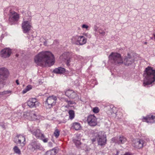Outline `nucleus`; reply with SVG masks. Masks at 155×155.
Returning a JSON list of instances; mask_svg holds the SVG:
<instances>
[{
	"instance_id": "nucleus-7",
	"label": "nucleus",
	"mask_w": 155,
	"mask_h": 155,
	"mask_svg": "<svg viewBox=\"0 0 155 155\" xmlns=\"http://www.w3.org/2000/svg\"><path fill=\"white\" fill-rule=\"evenodd\" d=\"M56 100L57 98L55 96H49L47 98L45 103L46 106L48 108H51L55 104Z\"/></svg>"
},
{
	"instance_id": "nucleus-35",
	"label": "nucleus",
	"mask_w": 155,
	"mask_h": 155,
	"mask_svg": "<svg viewBox=\"0 0 155 155\" xmlns=\"http://www.w3.org/2000/svg\"><path fill=\"white\" fill-rule=\"evenodd\" d=\"M5 81H4L1 79H0V89L1 87L3 86V85L5 84Z\"/></svg>"
},
{
	"instance_id": "nucleus-15",
	"label": "nucleus",
	"mask_w": 155,
	"mask_h": 155,
	"mask_svg": "<svg viewBox=\"0 0 155 155\" xmlns=\"http://www.w3.org/2000/svg\"><path fill=\"white\" fill-rule=\"evenodd\" d=\"M26 117L30 120H34L36 118L37 115L34 111L28 110L24 114Z\"/></svg>"
},
{
	"instance_id": "nucleus-31",
	"label": "nucleus",
	"mask_w": 155,
	"mask_h": 155,
	"mask_svg": "<svg viewBox=\"0 0 155 155\" xmlns=\"http://www.w3.org/2000/svg\"><path fill=\"white\" fill-rule=\"evenodd\" d=\"M74 91L72 90H68L66 91L65 94L67 96L69 97Z\"/></svg>"
},
{
	"instance_id": "nucleus-29",
	"label": "nucleus",
	"mask_w": 155,
	"mask_h": 155,
	"mask_svg": "<svg viewBox=\"0 0 155 155\" xmlns=\"http://www.w3.org/2000/svg\"><path fill=\"white\" fill-rule=\"evenodd\" d=\"M12 91H4L3 92H0V95H4L7 94H11Z\"/></svg>"
},
{
	"instance_id": "nucleus-9",
	"label": "nucleus",
	"mask_w": 155,
	"mask_h": 155,
	"mask_svg": "<svg viewBox=\"0 0 155 155\" xmlns=\"http://www.w3.org/2000/svg\"><path fill=\"white\" fill-rule=\"evenodd\" d=\"M76 40L74 43L77 45H82L86 43L87 42V39L83 36H76L73 38L72 40Z\"/></svg>"
},
{
	"instance_id": "nucleus-47",
	"label": "nucleus",
	"mask_w": 155,
	"mask_h": 155,
	"mask_svg": "<svg viewBox=\"0 0 155 155\" xmlns=\"http://www.w3.org/2000/svg\"><path fill=\"white\" fill-rule=\"evenodd\" d=\"M118 152L117 151V154H116V155H118Z\"/></svg>"
},
{
	"instance_id": "nucleus-32",
	"label": "nucleus",
	"mask_w": 155,
	"mask_h": 155,
	"mask_svg": "<svg viewBox=\"0 0 155 155\" xmlns=\"http://www.w3.org/2000/svg\"><path fill=\"white\" fill-rule=\"evenodd\" d=\"M77 96V94L74 91L69 97L72 99H74Z\"/></svg>"
},
{
	"instance_id": "nucleus-18",
	"label": "nucleus",
	"mask_w": 155,
	"mask_h": 155,
	"mask_svg": "<svg viewBox=\"0 0 155 155\" xmlns=\"http://www.w3.org/2000/svg\"><path fill=\"white\" fill-rule=\"evenodd\" d=\"M38 102L37 99L35 98L30 99L27 102V105L30 107L32 108L36 107V105Z\"/></svg>"
},
{
	"instance_id": "nucleus-1",
	"label": "nucleus",
	"mask_w": 155,
	"mask_h": 155,
	"mask_svg": "<svg viewBox=\"0 0 155 155\" xmlns=\"http://www.w3.org/2000/svg\"><path fill=\"white\" fill-rule=\"evenodd\" d=\"M34 61L37 65L42 67L50 66L54 63V55L49 51L40 52L35 57Z\"/></svg>"
},
{
	"instance_id": "nucleus-20",
	"label": "nucleus",
	"mask_w": 155,
	"mask_h": 155,
	"mask_svg": "<svg viewBox=\"0 0 155 155\" xmlns=\"http://www.w3.org/2000/svg\"><path fill=\"white\" fill-rule=\"evenodd\" d=\"M32 133L33 135L39 139L41 138H42L41 137L44 134L41 132L40 130L38 129L34 130L32 131Z\"/></svg>"
},
{
	"instance_id": "nucleus-26",
	"label": "nucleus",
	"mask_w": 155,
	"mask_h": 155,
	"mask_svg": "<svg viewBox=\"0 0 155 155\" xmlns=\"http://www.w3.org/2000/svg\"><path fill=\"white\" fill-rule=\"evenodd\" d=\"M60 133V131L57 128H56L54 132V136L56 138H58L59 135Z\"/></svg>"
},
{
	"instance_id": "nucleus-30",
	"label": "nucleus",
	"mask_w": 155,
	"mask_h": 155,
	"mask_svg": "<svg viewBox=\"0 0 155 155\" xmlns=\"http://www.w3.org/2000/svg\"><path fill=\"white\" fill-rule=\"evenodd\" d=\"M74 142L77 147H78L81 144L80 141L78 140L74 139Z\"/></svg>"
},
{
	"instance_id": "nucleus-10",
	"label": "nucleus",
	"mask_w": 155,
	"mask_h": 155,
	"mask_svg": "<svg viewBox=\"0 0 155 155\" xmlns=\"http://www.w3.org/2000/svg\"><path fill=\"white\" fill-rule=\"evenodd\" d=\"M8 71L6 68H0V79L5 81L8 75Z\"/></svg>"
},
{
	"instance_id": "nucleus-11",
	"label": "nucleus",
	"mask_w": 155,
	"mask_h": 155,
	"mask_svg": "<svg viewBox=\"0 0 155 155\" xmlns=\"http://www.w3.org/2000/svg\"><path fill=\"white\" fill-rule=\"evenodd\" d=\"M132 143L134 147L140 149L143 147L144 142L143 140L136 139L132 141Z\"/></svg>"
},
{
	"instance_id": "nucleus-24",
	"label": "nucleus",
	"mask_w": 155,
	"mask_h": 155,
	"mask_svg": "<svg viewBox=\"0 0 155 155\" xmlns=\"http://www.w3.org/2000/svg\"><path fill=\"white\" fill-rule=\"evenodd\" d=\"M56 153V150L52 149L48 151L44 155H55Z\"/></svg>"
},
{
	"instance_id": "nucleus-27",
	"label": "nucleus",
	"mask_w": 155,
	"mask_h": 155,
	"mask_svg": "<svg viewBox=\"0 0 155 155\" xmlns=\"http://www.w3.org/2000/svg\"><path fill=\"white\" fill-rule=\"evenodd\" d=\"M69 118L70 119H72L74 116V111L73 110H70L69 111Z\"/></svg>"
},
{
	"instance_id": "nucleus-39",
	"label": "nucleus",
	"mask_w": 155,
	"mask_h": 155,
	"mask_svg": "<svg viewBox=\"0 0 155 155\" xmlns=\"http://www.w3.org/2000/svg\"><path fill=\"white\" fill-rule=\"evenodd\" d=\"M84 35L85 36L88 38H90L91 37L90 35L88 33H85Z\"/></svg>"
},
{
	"instance_id": "nucleus-8",
	"label": "nucleus",
	"mask_w": 155,
	"mask_h": 155,
	"mask_svg": "<svg viewBox=\"0 0 155 155\" xmlns=\"http://www.w3.org/2000/svg\"><path fill=\"white\" fill-rule=\"evenodd\" d=\"M14 142L17 144H20L21 147H24L26 144L25 137L21 134L18 135L15 138Z\"/></svg>"
},
{
	"instance_id": "nucleus-12",
	"label": "nucleus",
	"mask_w": 155,
	"mask_h": 155,
	"mask_svg": "<svg viewBox=\"0 0 155 155\" xmlns=\"http://www.w3.org/2000/svg\"><path fill=\"white\" fill-rule=\"evenodd\" d=\"M31 27V23L29 21H25L22 23V27L24 33L28 32L30 30Z\"/></svg>"
},
{
	"instance_id": "nucleus-17",
	"label": "nucleus",
	"mask_w": 155,
	"mask_h": 155,
	"mask_svg": "<svg viewBox=\"0 0 155 155\" xmlns=\"http://www.w3.org/2000/svg\"><path fill=\"white\" fill-rule=\"evenodd\" d=\"M143 121L146 122L147 123H153L155 122V116L150 115L143 118Z\"/></svg>"
},
{
	"instance_id": "nucleus-44",
	"label": "nucleus",
	"mask_w": 155,
	"mask_h": 155,
	"mask_svg": "<svg viewBox=\"0 0 155 155\" xmlns=\"http://www.w3.org/2000/svg\"><path fill=\"white\" fill-rule=\"evenodd\" d=\"M16 83H17V84H18V85L19 84V82H18V80H16Z\"/></svg>"
},
{
	"instance_id": "nucleus-14",
	"label": "nucleus",
	"mask_w": 155,
	"mask_h": 155,
	"mask_svg": "<svg viewBox=\"0 0 155 155\" xmlns=\"http://www.w3.org/2000/svg\"><path fill=\"white\" fill-rule=\"evenodd\" d=\"M11 53V50L10 48H6L1 51L0 55L2 57L5 58L9 57Z\"/></svg>"
},
{
	"instance_id": "nucleus-13",
	"label": "nucleus",
	"mask_w": 155,
	"mask_h": 155,
	"mask_svg": "<svg viewBox=\"0 0 155 155\" xmlns=\"http://www.w3.org/2000/svg\"><path fill=\"white\" fill-rule=\"evenodd\" d=\"M88 124L91 126H94L97 124V119L94 115H89L87 119Z\"/></svg>"
},
{
	"instance_id": "nucleus-41",
	"label": "nucleus",
	"mask_w": 155,
	"mask_h": 155,
	"mask_svg": "<svg viewBox=\"0 0 155 155\" xmlns=\"http://www.w3.org/2000/svg\"><path fill=\"white\" fill-rule=\"evenodd\" d=\"M74 102H73V101H68V104H74Z\"/></svg>"
},
{
	"instance_id": "nucleus-19",
	"label": "nucleus",
	"mask_w": 155,
	"mask_h": 155,
	"mask_svg": "<svg viewBox=\"0 0 155 155\" xmlns=\"http://www.w3.org/2000/svg\"><path fill=\"white\" fill-rule=\"evenodd\" d=\"M126 138L123 136L120 137L119 140H117L116 138H113L112 139V141L114 142L117 143L118 144L124 143L126 142Z\"/></svg>"
},
{
	"instance_id": "nucleus-45",
	"label": "nucleus",
	"mask_w": 155,
	"mask_h": 155,
	"mask_svg": "<svg viewBox=\"0 0 155 155\" xmlns=\"http://www.w3.org/2000/svg\"><path fill=\"white\" fill-rule=\"evenodd\" d=\"M65 101H66L68 103V101H68V100H67L65 99Z\"/></svg>"
},
{
	"instance_id": "nucleus-3",
	"label": "nucleus",
	"mask_w": 155,
	"mask_h": 155,
	"mask_svg": "<svg viewBox=\"0 0 155 155\" xmlns=\"http://www.w3.org/2000/svg\"><path fill=\"white\" fill-rule=\"evenodd\" d=\"M110 62L114 65H120L123 63V60L120 54L116 52H112L109 56Z\"/></svg>"
},
{
	"instance_id": "nucleus-21",
	"label": "nucleus",
	"mask_w": 155,
	"mask_h": 155,
	"mask_svg": "<svg viewBox=\"0 0 155 155\" xmlns=\"http://www.w3.org/2000/svg\"><path fill=\"white\" fill-rule=\"evenodd\" d=\"M81 127V125L78 122H74L71 124V128L76 130H80Z\"/></svg>"
},
{
	"instance_id": "nucleus-34",
	"label": "nucleus",
	"mask_w": 155,
	"mask_h": 155,
	"mask_svg": "<svg viewBox=\"0 0 155 155\" xmlns=\"http://www.w3.org/2000/svg\"><path fill=\"white\" fill-rule=\"evenodd\" d=\"M42 138H40V139L42 140L43 141L44 143H47L48 140V138H45V137L44 135L43 134V136H42Z\"/></svg>"
},
{
	"instance_id": "nucleus-40",
	"label": "nucleus",
	"mask_w": 155,
	"mask_h": 155,
	"mask_svg": "<svg viewBox=\"0 0 155 155\" xmlns=\"http://www.w3.org/2000/svg\"><path fill=\"white\" fill-rule=\"evenodd\" d=\"M95 137H96V138H91V140H92V141L93 142H94L95 141H96V139H97V137H96V136H95Z\"/></svg>"
},
{
	"instance_id": "nucleus-2",
	"label": "nucleus",
	"mask_w": 155,
	"mask_h": 155,
	"mask_svg": "<svg viewBox=\"0 0 155 155\" xmlns=\"http://www.w3.org/2000/svg\"><path fill=\"white\" fill-rule=\"evenodd\" d=\"M143 85L144 87L151 84L155 81V70L153 68L148 67L146 68L143 74Z\"/></svg>"
},
{
	"instance_id": "nucleus-25",
	"label": "nucleus",
	"mask_w": 155,
	"mask_h": 155,
	"mask_svg": "<svg viewBox=\"0 0 155 155\" xmlns=\"http://www.w3.org/2000/svg\"><path fill=\"white\" fill-rule=\"evenodd\" d=\"M31 86L30 85H28L23 90L22 93L23 94H25L28 91H29L31 89Z\"/></svg>"
},
{
	"instance_id": "nucleus-46",
	"label": "nucleus",
	"mask_w": 155,
	"mask_h": 155,
	"mask_svg": "<svg viewBox=\"0 0 155 155\" xmlns=\"http://www.w3.org/2000/svg\"><path fill=\"white\" fill-rule=\"evenodd\" d=\"M153 35L154 37V38L155 39V33L153 34Z\"/></svg>"
},
{
	"instance_id": "nucleus-22",
	"label": "nucleus",
	"mask_w": 155,
	"mask_h": 155,
	"mask_svg": "<svg viewBox=\"0 0 155 155\" xmlns=\"http://www.w3.org/2000/svg\"><path fill=\"white\" fill-rule=\"evenodd\" d=\"M65 71V69L61 67L55 68L53 71V72L56 74H63L64 73Z\"/></svg>"
},
{
	"instance_id": "nucleus-37",
	"label": "nucleus",
	"mask_w": 155,
	"mask_h": 155,
	"mask_svg": "<svg viewBox=\"0 0 155 155\" xmlns=\"http://www.w3.org/2000/svg\"><path fill=\"white\" fill-rule=\"evenodd\" d=\"M66 60L67 61L66 62V64L67 66H68L70 65V63L71 61H70V57H69L67 59H66Z\"/></svg>"
},
{
	"instance_id": "nucleus-38",
	"label": "nucleus",
	"mask_w": 155,
	"mask_h": 155,
	"mask_svg": "<svg viewBox=\"0 0 155 155\" xmlns=\"http://www.w3.org/2000/svg\"><path fill=\"white\" fill-rule=\"evenodd\" d=\"M88 27H89L88 25H85V24H84V25H82V28H86L87 30Z\"/></svg>"
},
{
	"instance_id": "nucleus-16",
	"label": "nucleus",
	"mask_w": 155,
	"mask_h": 155,
	"mask_svg": "<svg viewBox=\"0 0 155 155\" xmlns=\"http://www.w3.org/2000/svg\"><path fill=\"white\" fill-rule=\"evenodd\" d=\"M31 150L33 151H34L36 150H42L43 148L41 144L35 141L32 142L30 144Z\"/></svg>"
},
{
	"instance_id": "nucleus-28",
	"label": "nucleus",
	"mask_w": 155,
	"mask_h": 155,
	"mask_svg": "<svg viewBox=\"0 0 155 155\" xmlns=\"http://www.w3.org/2000/svg\"><path fill=\"white\" fill-rule=\"evenodd\" d=\"M13 150L15 153L18 154H21V151L18 147L15 146L13 148Z\"/></svg>"
},
{
	"instance_id": "nucleus-33",
	"label": "nucleus",
	"mask_w": 155,
	"mask_h": 155,
	"mask_svg": "<svg viewBox=\"0 0 155 155\" xmlns=\"http://www.w3.org/2000/svg\"><path fill=\"white\" fill-rule=\"evenodd\" d=\"M99 33L102 35H104L105 34V31L103 29L100 28L98 30Z\"/></svg>"
},
{
	"instance_id": "nucleus-6",
	"label": "nucleus",
	"mask_w": 155,
	"mask_h": 155,
	"mask_svg": "<svg viewBox=\"0 0 155 155\" xmlns=\"http://www.w3.org/2000/svg\"><path fill=\"white\" fill-rule=\"evenodd\" d=\"M19 15L14 11L10 10L9 11V21L11 24L15 21H17L19 19Z\"/></svg>"
},
{
	"instance_id": "nucleus-43",
	"label": "nucleus",
	"mask_w": 155,
	"mask_h": 155,
	"mask_svg": "<svg viewBox=\"0 0 155 155\" xmlns=\"http://www.w3.org/2000/svg\"><path fill=\"white\" fill-rule=\"evenodd\" d=\"M124 155H132L129 152H126Z\"/></svg>"
},
{
	"instance_id": "nucleus-5",
	"label": "nucleus",
	"mask_w": 155,
	"mask_h": 155,
	"mask_svg": "<svg viewBox=\"0 0 155 155\" xmlns=\"http://www.w3.org/2000/svg\"><path fill=\"white\" fill-rule=\"evenodd\" d=\"M95 136L97 137L98 144L99 145L103 146L105 145L106 143V135L102 134L101 132H99L98 134H95Z\"/></svg>"
},
{
	"instance_id": "nucleus-4",
	"label": "nucleus",
	"mask_w": 155,
	"mask_h": 155,
	"mask_svg": "<svg viewBox=\"0 0 155 155\" xmlns=\"http://www.w3.org/2000/svg\"><path fill=\"white\" fill-rule=\"evenodd\" d=\"M134 58L133 54L128 53L127 55L125 56L123 63L126 66H129L131 65L134 61Z\"/></svg>"
},
{
	"instance_id": "nucleus-36",
	"label": "nucleus",
	"mask_w": 155,
	"mask_h": 155,
	"mask_svg": "<svg viewBox=\"0 0 155 155\" xmlns=\"http://www.w3.org/2000/svg\"><path fill=\"white\" fill-rule=\"evenodd\" d=\"M93 111L94 112L97 113L99 112V110L97 107H95L93 108Z\"/></svg>"
},
{
	"instance_id": "nucleus-48",
	"label": "nucleus",
	"mask_w": 155,
	"mask_h": 155,
	"mask_svg": "<svg viewBox=\"0 0 155 155\" xmlns=\"http://www.w3.org/2000/svg\"><path fill=\"white\" fill-rule=\"evenodd\" d=\"M147 44V42H145L144 43V44Z\"/></svg>"
},
{
	"instance_id": "nucleus-23",
	"label": "nucleus",
	"mask_w": 155,
	"mask_h": 155,
	"mask_svg": "<svg viewBox=\"0 0 155 155\" xmlns=\"http://www.w3.org/2000/svg\"><path fill=\"white\" fill-rule=\"evenodd\" d=\"M69 57V53L67 52L64 53L61 56L60 58L64 61H65Z\"/></svg>"
},
{
	"instance_id": "nucleus-42",
	"label": "nucleus",
	"mask_w": 155,
	"mask_h": 155,
	"mask_svg": "<svg viewBox=\"0 0 155 155\" xmlns=\"http://www.w3.org/2000/svg\"><path fill=\"white\" fill-rule=\"evenodd\" d=\"M114 107H113L112 108V109L110 108V110L111 114L114 113V111H113V110L114 109Z\"/></svg>"
}]
</instances>
